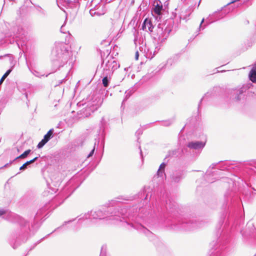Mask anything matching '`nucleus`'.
I'll return each instance as SVG.
<instances>
[{
	"label": "nucleus",
	"instance_id": "nucleus-1",
	"mask_svg": "<svg viewBox=\"0 0 256 256\" xmlns=\"http://www.w3.org/2000/svg\"><path fill=\"white\" fill-rule=\"evenodd\" d=\"M52 54L55 56L54 60L59 62L60 64L66 63L70 57L68 46L64 43L58 44L52 52Z\"/></svg>",
	"mask_w": 256,
	"mask_h": 256
},
{
	"label": "nucleus",
	"instance_id": "nucleus-2",
	"mask_svg": "<svg viewBox=\"0 0 256 256\" xmlns=\"http://www.w3.org/2000/svg\"><path fill=\"white\" fill-rule=\"evenodd\" d=\"M119 66V64L113 58L108 60L104 67L103 73L106 74V75H112L114 71Z\"/></svg>",
	"mask_w": 256,
	"mask_h": 256
},
{
	"label": "nucleus",
	"instance_id": "nucleus-3",
	"mask_svg": "<svg viewBox=\"0 0 256 256\" xmlns=\"http://www.w3.org/2000/svg\"><path fill=\"white\" fill-rule=\"evenodd\" d=\"M104 214L101 210L91 211L84 214L82 218L84 219H102L104 218Z\"/></svg>",
	"mask_w": 256,
	"mask_h": 256
},
{
	"label": "nucleus",
	"instance_id": "nucleus-4",
	"mask_svg": "<svg viewBox=\"0 0 256 256\" xmlns=\"http://www.w3.org/2000/svg\"><path fill=\"white\" fill-rule=\"evenodd\" d=\"M154 8L152 10L153 15L160 16L162 10H163V6L162 2L160 0H154L153 4Z\"/></svg>",
	"mask_w": 256,
	"mask_h": 256
},
{
	"label": "nucleus",
	"instance_id": "nucleus-5",
	"mask_svg": "<svg viewBox=\"0 0 256 256\" xmlns=\"http://www.w3.org/2000/svg\"><path fill=\"white\" fill-rule=\"evenodd\" d=\"M191 14V10L188 8L182 9L180 14L178 16V22L180 23L182 20H184L186 22L188 20V17Z\"/></svg>",
	"mask_w": 256,
	"mask_h": 256
},
{
	"label": "nucleus",
	"instance_id": "nucleus-6",
	"mask_svg": "<svg viewBox=\"0 0 256 256\" xmlns=\"http://www.w3.org/2000/svg\"><path fill=\"white\" fill-rule=\"evenodd\" d=\"M142 28L144 30L152 32L154 26L151 20L148 18H146L142 24Z\"/></svg>",
	"mask_w": 256,
	"mask_h": 256
},
{
	"label": "nucleus",
	"instance_id": "nucleus-7",
	"mask_svg": "<svg viewBox=\"0 0 256 256\" xmlns=\"http://www.w3.org/2000/svg\"><path fill=\"white\" fill-rule=\"evenodd\" d=\"M204 146V142H195L188 143V146L190 148L198 150L203 148Z\"/></svg>",
	"mask_w": 256,
	"mask_h": 256
},
{
	"label": "nucleus",
	"instance_id": "nucleus-8",
	"mask_svg": "<svg viewBox=\"0 0 256 256\" xmlns=\"http://www.w3.org/2000/svg\"><path fill=\"white\" fill-rule=\"evenodd\" d=\"M95 8L97 12L98 16L103 15L106 12V8L103 4H98V5L96 6Z\"/></svg>",
	"mask_w": 256,
	"mask_h": 256
},
{
	"label": "nucleus",
	"instance_id": "nucleus-9",
	"mask_svg": "<svg viewBox=\"0 0 256 256\" xmlns=\"http://www.w3.org/2000/svg\"><path fill=\"white\" fill-rule=\"evenodd\" d=\"M218 14V12H214L212 16L210 15L209 17L208 18V21L206 22V24L208 25L214 21L218 20L224 16H217Z\"/></svg>",
	"mask_w": 256,
	"mask_h": 256
},
{
	"label": "nucleus",
	"instance_id": "nucleus-10",
	"mask_svg": "<svg viewBox=\"0 0 256 256\" xmlns=\"http://www.w3.org/2000/svg\"><path fill=\"white\" fill-rule=\"evenodd\" d=\"M249 78L251 81L256 82V64H254L249 74Z\"/></svg>",
	"mask_w": 256,
	"mask_h": 256
},
{
	"label": "nucleus",
	"instance_id": "nucleus-11",
	"mask_svg": "<svg viewBox=\"0 0 256 256\" xmlns=\"http://www.w3.org/2000/svg\"><path fill=\"white\" fill-rule=\"evenodd\" d=\"M103 78L102 80V84L104 87H108L109 84V79L110 78L111 75H106L104 73H102Z\"/></svg>",
	"mask_w": 256,
	"mask_h": 256
},
{
	"label": "nucleus",
	"instance_id": "nucleus-12",
	"mask_svg": "<svg viewBox=\"0 0 256 256\" xmlns=\"http://www.w3.org/2000/svg\"><path fill=\"white\" fill-rule=\"evenodd\" d=\"M38 157H36L34 158H33L32 160L30 161L26 162L22 166L20 167V170H26V168L28 166L34 162H36L38 160Z\"/></svg>",
	"mask_w": 256,
	"mask_h": 256
},
{
	"label": "nucleus",
	"instance_id": "nucleus-13",
	"mask_svg": "<svg viewBox=\"0 0 256 256\" xmlns=\"http://www.w3.org/2000/svg\"><path fill=\"white\" fill-rule=\"evenodd\" d=\"M53 130L51 129L46 134L44 135L43 140H44L45 141L48 142L50 138L52 137V134H53Z\"/></svg>",
	"mask_w": 256,
	"mask_h": 256
},
{
	"label": "nucleus",
	"instance_id": "nucleus-14",
	"mask_svg": "<svg viewBox=\"0 0 256 256\" xmlns=\"http://www.w3.org/2000/svg\"><path fill=\"white\" fill-rule=\"evenodd\" d=\"M166 164L164 163H162L160 166V168L158 171L157 174L158 176H162V174L164 172V168H165Z\"/></svg>",
	"mask_w": 256,
	"mask_h": 256
},
{
	"label": "nucleus",
	"instance_id": "nucleus-15",
	"mask_svg": "<svg viewBox=\"0 0 256 256\" xmlns=\"http://www.w3.org/2000/svg\"><path fill=\"white\" fill-rule=\"evenodd\" d=\"M131 226H132V227H133L135 228L142 229V230L147 235H148L149 234H151V232L148 230H147L146 228H145L144 227H143L141 225H138L137 226H134V225L133 224H132Z\"/></svg>",
	"mask_w": 256,
	"mask_h": 256
},
{
	"label": "nucleus",
	"instance_id": "nucleus-16",
	"mask_svg": "<svg viewBox=\"0 0 256 256\" xmlns=\"http://www.w3.org/2000/svg\"><path fill=\"white\" fill-rule=\"evenodd\" d=\"M30 152H31L30 150H26L21 155L16 157L14 160H16L19 158H26V156H28V154H30Z\"/></svg>",
	"mask_w": 256,
	"mask_h": 256
},
{
	"label": "nucleus",
	"instance_id": "nucleus-17",
	"mask_svg": "<svg viewBox=\"0 0 256 256\" xmlns=\"http://www.w3.org/2000/svg\"><path fill=\"white\" fill-rule=\"evenodd\" d=\"M181 178H182V176L178 173L174 175L173 176L172 178V182H178L180 181Z\"/></svg>",
	"mask_w": 256,
	"mask_h": 256
},
{
	"label": "nucleus",
	"instance_id": "nucleus-18",
	"mask_svg": "<svg viewBox=\"0 0 256 256\" xmlns=\"http://www.w3.org/2000/svg\"><path fill=\"white\" fill-rule=\"evenodd\" d=\"M12 69L8 70L3 75L1 79L0 80V85L3 82L6 78L12 72Z\"/></svg>",
	"mask_w": 256,
	"mask_h": 256
},
{
	"label": "nucleus",
	"instance_id": "nucleus-19",
	"mask_svg": "<svg viewBox=\"0 0 256 256\" xmlns=\"http://www.w3.org/2000/svg\"><path fill=\"white\" fill-rule=\"evenodd\" d=\"M157 52V51L155 50L153 52V54H152V50H148V52L146 54L147 56H148L149 58H153V56L156 54Z\"/></svg>",
	"mask_w": 256,
	"mask_h": 256
},
{
	"label": "nucleus",
	"instance_id": "nucleus-20",
	"mask_svg": "<svg viewBox=\"0 0 256 256\" xmlns=\"http://www.w3.org/2000/svg\"><path fill=\"white\" fill-rule=\"evenodd\" d=\"M96 12H97L95 7L94 8H92L90 10V14L92 16H97Z\"/></svg>",
	"mask_w": 256,
	"mask_h": 256
},
{
	"label": "nucleus",
	"instance_id": "nucleus-21",
	"mask_svg": "<svg viewBox=\"0 0 256 256\" xmlns=\"http://www.w3.org/2000/svg\"><path fill=\"white\" fill-rule=\"evenodd\" d=\"M46 142V141L42 139L38 144V148H42Z\"/></svg>",
	"mask_w": 256,
	"mask_h": 256
},
{
	"label": "nucleus",
	"instance_id": "nucleus-22",
	"mask_svg": "<svg viewBox=\"0 0 256 256\" xmlns=\"http://www.w3.org/2000/svg\"><path fill=\"white\" fill-rule=\"evenodd\" d=\"M106 250V246H102V247L101 248V252L100 254V256H105Z\"/></svg>",
	"mask_w": 256,
	"mask_h": 256
},
{
	"label": "nucleus",
	"instance_id": "nucleus-23",
	"mask_svg": "<svg viewBox=\"0 0 256 256\" xmlns=\"http://www.w3.org/2000/svg\"><path fill=\"white\" fill-rule=\"evenodd\" d=\"M244 92V88H240L236 90L234 94H236V95H239V94H242Z\"/></svg>",
	"mask_w": 256,
	"mask_h": 256
},
{
	"label": "nucleus",
	"instance_id": "nucleus-24",
	"mask_svg": "<svg viewBox=\"0 0 256 256\" xmlns=\"http://www.w3.org/2000/svg\"><path fill=\"white\" fill-rule=\"evenodd\" d=\"M204 18H202L200 24V25L199 26V30H204V28L206 27V25H204V26H202V23L204 22Z\"/></svg>",
	"mask_w": 256,
	"mask_h": 256
},
{
	"label": "nucleus",
	"instance_id": "nucleus-25",
	"mask_svg": "<svg viewBox=\"0 0 256 256\" xmlns=\"http://www.w3.org/2000/svg\"><path fill=\"white\" fill-rule=\"evenodd\" d=\"M60 32H62V33H64V34H66L67 31L66 30H64V26L62 25V26H61V28H60Z\"/></svg>",
	"mask_w": 256,
	"mask_h": 256
},
{
	"label": "nucleus",
	"instance_id": "nucleus-26",
	"mask_svg": "<svg viewBox=\"0 0 256 256\" xmlns=\"http://www.w3.org/2000/svg\"><path fill=\"white\" fill-rule=\"evenodd\" d=\"M94 147L93 148V149L90 152L89 154L88 157L89 158L90 156H92V154H94Z\"/></svg>",
	"mask_w": 256,
	"mask_h": 256
},
{
	"label": "nucleus",
	"instance_id": "nucleus-27",
	"mask_svg": "<svg viewBox=\"0 0 256 256\" xmlns=\"http://www.w3.org/2000/svg\"><path fill=\"white\" fill-rule=\"evenodd\" d=\"M138 56H139L138 52V51H137L135 54V58L136 60H138Z\"/></svg>",
	"mask_w": 256,
	"mask_h": 256
},
{
	"label": "nucleus",
	"instance_id": "nucleus-28",
	"mask_svg": "<svg viewBox=\"0 0 256 256\" xmlns=\"http://www.w3.org/2000/svg\"><path fill=\"white\" fill-rule=\"evenodd\" d=\"M5 213V211L4 210L0 209V216L3 215Z\"/></svg>",
	"mask_w": 256,
	"mask_h": 256
},
{
	"label": "nucleus",
	"instance_id": "nucleus-29",
	"mask_svg": "<svg viewBox=\"0 0 256 256\" xmlns=\"http://www.w3.org/2000/svg\"><path fill=\"white\" fill-rule=\"evenodd\" d=\"M235 99L236 100H240V98H239L238 96L235 97Z\"/></svg>",
	"mask_w": 256,
	"mask_h": 256
},
{
	"label": "nucleus",
	"instance_id": "nucleus-30",
	"mask_svg": "<svg viewBox=\"0 0 256 256\" xmlns=\"http://www.w3.org/2000/svg\"><path fill=\"white\" fill-rule=\"evenodd\" d=\"M238 0H232L231 2L229 3V4H228V5H230V4H231L234 3V2H236V1H238Z\"/></svg>",
	"mask_w": 256,
	"mask_h": 256
},
{
	"label": "nucleus",
	"instance_id": "nucleus-31",
	"mask_svg": "<svg viewBox=\"0 0 256 256\" xmlns=\"http://www.w3.org/2000/svg\"><path fill=\"white\" fill-rule=\"evenodd\" d=\"M170 124V122H166V126H169Z\"/></svg>",
	"mask_w": 256,
	"mask_h": 256
},
{
	"label": "nucleus",
	"instance_id": "nucleus-32",
	"mask_svg": "<svg viewBox=\"0 0 256 256\" xmlns=\"http://www.w3.org/2000/svg\"><path fill=\"white\" fill-rule=\"evenodd\" d=\"M34 75H35V76H38V72H36V73L34 74Z\"/></svg>",
	"mask_w": 256,
	"mask_h": 256
},
{
	"label": "nucleus",
	"instance_id": "nucleus-33",
	"mask_svg": "<svg viewBox=\"0 0 256 256\" xmlns=\"http://www.w3.org/2000/svg\"><path fill=\"white\" fill-rule=\"evenodd\" d=\"M158 30H159V32H162V29H160V28H158Z\"/></svg>",
	"mask_w": 256,
	"mask_h": 256
},
{
	"label": "nucleus",
	"instance_id": "nucleus-34",
	"mask_svg": "<svg viewBox=\"0 0 256 256\" xmlns=\"http://www.w3.org/2000/svg\"><path fill=\"white\" fill-rule=\"evenodd\" d=\"M162 36H161L160 35V36H158V38H162Z\"/></svg>",
	"mask_w": 256,
	"mask_h": 256
},
{
	"label": "nucleus",
	"instance_id": "nucleus-35",
	"mask_svg": "<svg viewBox=\"0 0 256 256\" xmlns=\"http://www.w3.org/2000/svg\"><path fill=\"white\" fill-rule=\"evenodd\" d=\"M8 165V164H5V165H4V167H6V166H7Z\"/></svg>",
	"mask_w": 256,
	"mask_h": 256
}]
</instances>
